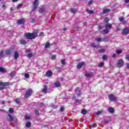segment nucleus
<instances>
[{"instance_id":"f257e3e1","label":"nucleus","mask_w":129,"mask_h":129,"mask_svg":"<svg viewBox=\"0 0 129 129\" xmlns=\"http://www.w3.org/2000/svg\"><path fill=\"white\" fill-rule=\"evenodd\" d=\"M38 37V32L33 33H26L25 34V38L28 40H32V39H36Z\"/></svg>"},{"instance_id":"f03ea898","label":"nucleus","mask_w":129,"mask_h":129,"mask_svg":"<svg viewBox=\"0 0 129 129\" xmlns=\"http://www.w3.org/2000/svg\"><path fill=\"white\" fill-rule=\"evenodd\" d=\"M6 119L7 121L9 122H13L14 121L15 123H17L18 122V119H15V117L13 116V115H11V114H8L6 117Z\"/></svg>"},{"instance_id":"7ed1b4c3","label":"nucleus","mask_w":129,"mask_h":129,"mask_svg":"<svg viewBox=\"0 0 129 129\" xmlns=\"http://www.w3.org/2000/svg\"><path fill=\"white\" fill-rule=\"evenodd\" d=\"M108 98L110 101L113 102H116L117 101V98L113 94H109Z\"/></svg>"},{"instance_id":"20e7f679","label":"nucleus","mask_w":129,"mask_h":129,"mask_svg":"<svg viewBox=\"0 0 129 129\" xmlns=\"http://www.w3.org/2000/svg\"><path fill=\"white\" fill-rule=\"evenodd\" d=\"M32 94H33V90L29 88L26 91L24 97H25V98H29L30 96H32Z\"/></svg>"},{"instance_id":"39448f33","label":"nucleus","mask_w":129,"mask_h":129,"mask_svg":"<svg viewBox=\"0 0 129 129\" xmlns=\"http://www.w3.org/2000/svg\"><path fill=\"white\" fill-rule=\"evenodd\" d=\"M10 84L9 82H0V90H4V89H6V86H9Z\"/></svg>"},{"instance_id":"423d86ee","label":"nucleus","mask_w":129,"mask_h":129,"mask_svg":"<svg viewBox=\"0 0 129 129\" xmlns=\"http://www.w3.org/2000/svg\"><path fill=\"white\" fill-rule=\"evenodd\" d=\"M116 65L118 68H120V67H122V66L124 65V62L123 61V60L121 59H119L116 63Z\"/></svg>"},{"instance_id":"0eeeda50","label":"nucleus","mask_w":129,"mask_h":129,"mask_svg":"<svg viewBox=\"0 0 129 129\" xmlns=\"http://www.w3.org/2000/svg\"><path fill=\"white\" fill-rule=\"evenodd\" d=\"M129 34V28L125 27L122 30V34L124 36H126Z\"/></svg>"},{"instance_id":"6e6552de","label":"nucleus","mask_w":129,"mask_h":129,"mask_svg":"<svg viewBox=\"0 0 129 129\" xmlns=\"http://www.w3.org/2000/svg\"><path fill=\"white\" fill-rule=\"evenodd\" d=\"M38 6H39V1L38 0H35L33 4V7H32L33 11H35V10H36V9L38 8Z\"/></svg>"},{"instance_id":"1a4fd4ad","label":"nucleus","mask_w":129,"mask_h":129,"mask_svg":"<svg viewBox=\"0 0 129 129\" xmlns=\"http://www.w3.org/2000/svg\"><path fill=\"white\" fill-rule=\"evenodd\" d=\"M17 24L18 26H20V25H24V24H25V19L22 18L18 20L17 21Z\"/></svg>"},{"instance_id":"9d476101","label":"nucleus","mask_w":129,"mask_h":129,"mask_svg":"<svg viewBox=\"0 0 129 129\" xmlns=\"http://www.w3.org/2000/svg\"><path fill=\"white\" fill-rule=\"evenodd\" d=\"M85 64V62H84V61H80L78 63V65L77 66V68L78 69H81V68H82V66H84Z\"/></svg>"},{"instance_id":"9b49d317","label":"nucleus","mask_w":129,"mask_h":129,"mask_svg":"<svg viewBox=\"0 0 129 129\" xmlns=\"http://www.w3.org/2000/svg\"><path fill=\"white\" fill-rule=\"evenodd\" d=\"M119 21L121 22L122 25H125V24H126V21L124 20V17H120L119 18Z\"/></svg>"},{"instance_id":"f8f14e48","label":"nucleus","mask_w":129,"mask_h":129,"mask_svg":"<svg viewBox=\"0 0 129 129\" xmlns=\"http://www.w3.org/2000/svg\"><path fill=\"white\" fill-rule=\"evenodd\" d=\"M5 54L7 56H11L12 55V49H6L5 50Z\"/></svg>"},{"instance_id":"ddd939ff","label":"nucleus","mask_w":129,"mask_h":129,"mask_svg":"<svg viewBox=\"0 0 129 129\" xmlns=\"http://www.w3.org/2000/svg\"><path fill=\"white\" fill-rule=\"evenodd\" d=\"M53 74V73L51 71H47L46 73V77H51Z\"/></svg>"},{"instance_id":"4468645a","label":"nucleus","mask_w":129,"mask_h":129,"mask_svg":"<svg viewBox=\"0 0 129 129\" xmlns=\"http://www.w3.org/2000/svg\"><path fill=\"white\" fill-rule=\"evenodd\" d=\"M109 12H110V9H104L102 12V14L103 15H105V14H107L108 13H109Z\"/></svg>"},{"instance_id":"2eb2a0df","label":"nucleus","mask_w":129,"mask_h":129,"mask_svg":"<svg viewBox=\"0 0 129 129\" xmlns=\"http://www.w3.org/2000/svg\"><path fill=\"white\" fill-rule=\"evenodd\" d=\"M47 91H48V87H47V86L46 85L44 86V88L42 89V93H44V94H46V93H47Z\"/></svg>"},{"instance_id":"dca6fc26","label":"nucleus","mask_w":129,"mask_h":129,"mask_svg":"<svg viewBox=\"0 0 129 129\" xmlns=\"http://www.w3.org/2000/svg\"><path fill=\"white\" fill-rule=\"evenodd\" d=\"M102 32H103V35H107V34L109 33V29L106 28L103 30Z\"/></svg>"},{"instance_id":"f3484780","label":"nucleus","mask_w":129,"mask_h":129,"mask_svg":"<svg viewBox=\"0 0 129 129\" xmlns=\"http://www.w3.org/2000/svg\"><path fill=\"white\" fill-rule=\"evenodd\" d=\"M112 27V25L111 24L108 23L105 25V29H111Z\"/></svg>"},{"instance_id":"a211bd4d","label":"nucleus","mask_w":129,"mask_h":129,"mask_svg":"<svg viewBox=\"0 0 129 129\" xmlns=\"http://www.w3.org/2000/svg\"><path fill=\"white\" fill-rule=\"evenodd\" d=\"M85 76L87 78H91L93 77V73H87L85 75Z\"/></svg>"},{"instance_id":"6ab92c4d","label":"nucleus","mask_w":129,"mask_h":129,"mask_svg":"<svg viewBox=\"0 0 129 129\" xmlns=\"http://www.w3.org/2000/svg\"><path fill=\"white\" fill-rule=\"evenodd\" d=\"M108 111L110 113H113V112H114V108L112 107H108Z\"/></svg>"},{"instance_id":"aec40b11","label":"nucleus","mask_w":129,"mask_h":129,"mask_svg":"<svg viewBox=\"0 0 129 129\" xmlns=\"http://www.w3.org/2000/svg\"><path fill=\"white\" fill-rule=\"evenodd\" d=\"M16 72H11L10 74V76L11 77V78H13V77H15V76H16Z\"/></svg>"},{"instance_id":"412c9836","label":"nucleus","mask_w":129,"mask_h":129,"mask_svg":"<svg viewBox=\"0 0 129 129\" xmlns=\"http://www.w3.org/2000/svg\"><path fill=\"white\" fill-rule=\"evenodd\" d=\"M18 58H19V52H18L17 51H15L14 53V58L15 59V60H17Z\"/></svg>"},{"instance_id":"4be33fe9","label":"nucleus","mask_w":129,"mask_h":129,"mask_svg":"<svg viewBox=\"0 0 129 129\" xmlns=\"http://www.w3.org/2000/svg\"><path fill=\"white\" fill-rule=\"evenodd\" d=\"M34 112L36 115H38V116L40 115V112L39 111V109H38L37 108L35 109Z\"/></svg>"},{"instance_id":"5701e85b","label":"nucleus","mask_w":129,"mask_h":129,"mask_svg":"<svg viewBox=\"0 0 129 129\" xmlns=\"http://www.w3.org/2000/svg\"><path fill=\"white\" fill-rule=\"evenodd\" d=\"M0 72L4 73V72H7V70H6V69H5L4 68L0 67Z\"/></svg>"},{"instance_id":"b1692460","label":"nucleus","mask_w":129,"mask_h":129,"mask_svg":"<svg viewBox=\"0 0 129 129\" xmlns=\"http://www.w3.org/2000/svg\"><path fill=\"white\" fill-rule=\"evenodd\" d=\"M45 11V8H40L39 10H38V12L40 14H42V13H43V12Z\"/></svg>"},{"instance_id":"393cba45","label":"nucleus","mask_w":129,"mask_h":129,"mask_svg":"<svg viewBox=\"0 0 129 129\" xmlns=\"http://www.w3.org/2000/svg\"><path fill=\"white\" fill-rule=\"evenodd\" d=\"M86 12H87V13H88V14H89L90 15H91L93 13V10H90L89 9H86Z\"/></svg>"},{"instance_id":"a878e982","label":"nucleus","mask_w":129,"mask_h":129,"mask_svg":"<svg viewBox=\"0 0 129 129\" xmlns=\"http://www.w3.org/2000/svg\"><path fill=\"white\" fill-rule=\"evenodd\" d=\"M20 44L21 45H26L27 44V41L24 40H20Z\"/></svg>"},{"instance_id":"bb28decb","label":"nucleus","mask_w":129,"mask_h":129,"mask_svg":"<svg viewBox=\"0 0 129 129\" xmlns=\"http://www.w3.org/2000/svg\"><path fill=\"white\" fill-rule=\"evenodd\" d=\"M91 47L95 49V48H97V45H95L94 43H91Z\"/></svg>"},{"instance_id":"cd10ccee","label":"nucleus","mask_w":129,"mask_h":129,"mask_svg":"<svg viewBox=\"0 0 129 129\" xmlns=\"http://www.w3.org/2000/svg\"><path fill=\"white\" fill-rule=\"evenodd\" d=\"M81 113H82V114H84V115L86 114V113H87V110H86L85 109H83L81 111Z\"/></svg>"},{"instance_id":"c85d7f7f","label":"nucleus","mask_w":129,"mask_h":129,"mask_svg":"<svg viewBox=\"0 0 129 129\" xmlns=\"http://www.w3.org/2000/svg\"><path fill=\"white\" fill-rule=\"evenodd\" d=\"M55 87H60L61 86V84L59 82H56L54 83Z\"/></svg>"},{"instance_id":"c756f323","label":"nucleus","mask_w":129,"mask_h":129,"mask_svg":"<svg viewBox=\"0 0 129 129\" xmlns=\"http://www.w3.org/2000/svg\"><path fill=\"white\" fill-rule=\"evenodd\" d=\"M50 106L52 109H56L57 107L54 104H51Z\"/></svg>"},{"instance_id":"7c9ffc66","label":"nucleus","mask_w":129,"mask_h":129,"mask_svg":"<svg viewBox=\"0 0 129 129\" xmlns=\"http://www.w3.org/2000/svg\"><path fill=\"white\" fill-rule=\"evenodd\" d=\"M82 101L79 99H77L75 100L76 103H81Z\"/></svg>"},{"instance_id":"2f4dec72","label":"nucleus","mask_w":129,"mask_h":129,"mask_svg":"<svg viewBox=\"0 0 129 129\" xmlns=\"http://www.w3.org/2000/svg\"><path fill=\"white\" fill-rule=\"evenodd\" d=\"M25 126H26V127H30V126H31V122L28 121L26 123Z\"/></svg>"},{"instance_id":"473e14b6","label":"nucleus","mask_w":129,"mask_h":129,"mask_svg":"<svg viewBox=\"0 0 129 129\" xmlns=\"http://www.w3.org/2000/svg\"><path fill=\"white\" fill-rule=\"evenodd\" d=\"M24 77H25V78L28 79V78H30V74L28 73H25L24 74Z\"/></svg>"},{"instance_id":"72a5a7b5","label":"nucleus","mask_w":129,"mask_h":129,"mask_svg":"<svg viewBox=\"0 0 129 129\" xmlns=\"http://www.w3.org/2000/svg\"><path fill=\"white\" fill-rule=\"evenodd\" d=\"M14 111L15 110H14V109L13 108H9V112H10V113H13L14 112Z\"/></svg>"},{"instance_id":"f704fd0d","label":"nucleus","mask_w":129,"mask_h":129,"mask_svg":"<svg viewBox=\"0 0 129 129\" xmlns=\"http://www.w3.org/2000/svg\"><path fill=\"white\" fill-rule=\"evenodd\" d=\"M102 59V60H107V55H103Z\"/></svg>"},{"instance_id":"c9c22d12","label":"nucleus","mask_w":129,"mask_h":129,"mask_svg":"<svg viewBox=\"0 0 129 129\" xmlns=\"http://www.w3.org/2000/svg\"><path fill=\"white\" fill-rule=\"evenodd\" d=\"M108 21H109V19L108 18V17H106L104 19V23H105L106 24L108 23Z\"/></svg>"},{"instance_id":"e433bc0d","label":"nucleus","mask_w":129,"mask_h":129,"mask_svg":"<svg viewBox=\"0 0 129 129\" xmlns=\"http://www.w3.org/2000/svg\"><path fill=\"white\" fill-rule=\"evenodd\" d=\"M102 112H103V111L102 110L98 111L96 112V115H100V114H101V113H102Z\"/></svg>"},{"instance_id":"4c0bfd02","label":"nucleus","mask_w":129,"mask_h":129,"mask_svg":"<svg viewBox=\"0 0 129 129\" xmlns=\"http://www.w3.org/2000/svg\"><path fill=\"white\" fill-rule=\"evenodd\" d=\"M33 54L32 53H28L27 54V57H28V58H32V57H33Z\"/></svg>"},{"instance_id":"58836bf2","label":"nucleus","mask_w":129,"mask_h":129,"mask_svg":"<svg viewBox=\"0 0 129 129\" xmlns=\"http://www.w3.org/2000/svg\"><path fill=\"white\" fill-rule=\"evenodd\" d=\"M104 66V62H100V63H99L98 64V67H103V66Z\"/></svg>"},{"instance_id":"ea45409f","label":"nucleus","mask_w":129,"mask_h":129,"mask_svg":"<svg viewBox=\"0 0 129 129\" xmlns=\"http://www.w3.org/2000/svg\"><path fill=\"white\" fill-rule=\"evenodd\" d=\"M116 54H118V55H120V54H121V53H122V50H118L116 51Z\"/></svg>"},{"instance_id":"a19ab883","label":"nucleus","mask_w":129,"mask_h":129,"mask_svg":"<svg viewBox=\"0 0 129 129\" xmlns=\"http://www.w3.org/2000/svg\"><path fill=\"white\" fill-rule=\"evenodd\" d=\"M105 52V49H101L99 50V53H104Z\"/></svg>"},{"instance_id":"79ce46f5","label":"nucleus","mask_w":129,"mask_h":129,"mask_svg":"<svg viewBox=\"0 0 129 129\" xmlns=\"http://www.w3.org/2000/svg\"><path fill=\"white\" fill-rule=\"evenodd\" d=\"M96 126H97L96 124L94 123L92 125H91V126L90 127V128H93L94 127H96Z\"/></svg>"},{"instance_id":"37998d69","label":"nucleus","mask_w":129,"mask_h":129,"mask_svg":"<svg viewBox=\"0 0 129 129\" xmlns=\"http://www.w3.org/2000/svg\"><path fill=\"white\" fill-rule=\"evenodd\" d=\"M50 59H51V60H55V59H56V55H52L51 56Z\"/></svg>"},{"instance_id":"c03bdc74","label":"nucleus","mask_w":129,"mask_h":129,"mask_svg":"<svg viewBox=\"0 0 129 129\" xmlns=\"http://www.w3.org/2000/svg\"><path fill=\"white\" fill-rule=\"evenodd\" d=\"M3 56H4V51H0V59L2 58Z\"/></svg>"},{"instance_id":"a18cd8bd","label":"nucleus","mask_w":129,"mask_h":129,"mask_svg":"<svg viewBox=\"0 0 129 129\" xmlns=\"http://www.w3.org/2000/svg\"><path fill=\"white\" fill-rule=\"evenodd\" d=\"M75 91L76 92H80L81 91L80 90V89L79 88V87H77L75 89Z\"/></svg>"},{"instance_id":"49530a36","label":"nucleus","mask_w":129,"mask_h":129,"mask_svg":"<svg viewBox=\"0 0 129 129\" xmlns=\"http://www.w3.org/2000/svg\"><path fill=\"white\" fill-rule=\"evenodd\" d=\"M71 12L73 14H75V13H76V12H77V10H76V9H71Z\"/></svg>"},{"instance_id":"de8ad7c7","label":"nucleus","mask_w":129,"mask_h":129,"mask_svg":"<svg viewBox=\"0 0 129 129\" xmlns=\"http://www.w3.org/2000/svg\"><path fill=\"white\" fill-rule=\"evenodd\" d=\"M45 48H50V43H47L45 45Z\"/></svg>"},{"instance_id":"09e8293b","label":"nucleus","mask_w":129,"mask_h":129,"mask_svg":"<svg viewBox=\"0 0 129 129\" xmlns=\"http://www.w3.org/2000/svg\"><path fill=\"white\" fill-rule=\"evenodd\" d=\"M61 63L62 64V65H65V64H66V61H65V59H62L61 61Z\"/></svg>"},{"instance_id":"8fccbe9b","label":"nucleus","mask_w":129,"mask_h":129,"mask_svg":"<svg viewBox=\"0 0 129 129\" xmlns=\"http://www.w3.org/2000/svg\"><path fill=\"white\" fill-rule=\"evenodd\" d=\"M22 6H23L22 4H19L17 6V8H18V9H20V8H22Z\"/></svg>"},{"instance_id":"3c124183","label":"nucleus","mask_w":129,"mask_h":129,"mask_svg":"<svg viewBox=\"0 0 129 129\" xmlns=\"http://www.w3.org/2000/svg\"><path fill=\"white\" fill-rule=\"evenodd\" d=\"M64 109H65V107L63 106L60 107V111H63Z\"/></svg>"},{"instance_id":"603ef678","label":"nucleus","mask_w":129,"mask_h":129,"mask_svg":"<svg viewBox=\"0 0 129 129\" xmlns=\"http://www.w3.org/2000/svg\"><path fill=\"white\" fill-rule=\"evenodd\" d=\"M15 101L16 103L18 104L20 103V100H19L18 99H16Z\"/></svg>"},{"instance_id":"864d4df0","label":"nucleus","mask_w":129,"mask_h":129,"mask_svg":"<svg viewBox=\"0 0 129 129\" xmlns=\"http://www.w3.org/2000/svg\"><path fill=\"white\" fill-rule=\"evenodd\" d=\"M125 59H126V60H127V61H129V54H126V55Z\"/></svg>"},{"instance_id":"5fc2aeb1","label":"nucleus","mask_w":129,"mask_h":129,"mask_svg":"<svg viewBox=\"0 0 129 129\" xmlns=\"http://www.w3.org/2000/svg\"><path fill=\"white\" fill-rule=\"evenodd\" d=\"M92 3H93V1H90L88 4V6H90L91 5V4H92Z\"/></svg>"},{"instance_id":"6e6d98bb","label":"nucleus","mask_w":129,"mask_h":129,"mask_svg":"<svg viewBox=\"0 0 129 129\" xmlns=\"http://www.w3.org/2000/svg\"><path fill=\"white\" fill-rule=\"evenodd\" d=\"M39 36L40 37H42V36H44V32H40V34H39Z\"/></svg>"},{"instance_id":"4d7b16f0","label":"nucleus","mask_w":129,"mask_h":129,"mask_svg":"<svg viewBox=\"0 0 129 129\" xmlns=\"http://www.w3.org/2000/svg\"><path fill=\"white\" fill-rule=\"evenodd\" d=\"M78 96H81V95H82V93L81 92H79V93L77 94Z\"/></svg>"},{"instance_id":"13d9d810","label":"nucleus","mask_w":129,"mask_h":129,"mask_svg":"<svg viewBox=\"0 0 129 129\" xmlns=\"http://www.w3.org/2000/svg\"><path fill=\"white\" fill-rule=\"evenodd\" d=\"M118 31H120V28L119 27H116V32H118Z\"/></svg>"},{"instance_id":"bf43d9fd","label":"nucleus","mask_w":129,"mask_h":129,"mask_svg":"<svg viewBox=\"0 0 129 129\" xmlns=\"http://www.w3.org/2000/svg\"><path fill=\"white\" fill-rule=\"evenodd\" d=\"M74 99H76V96L73 95L72 100H74Z\"/></svg>"},{"instance_id":"052dcab7","label":"nucleus","mask_w":129,"mask_h":129,"mask_svg":"<svg viewBox=\"0 0 129 129\" xmlns=\"http://www.w3.org/2000/svg\"><path fill=\"white\" fill-rule=\"evenodd\" d=\"M112 58H115L116 57V54L115 53H113L112 56Z\"/></svg>"},{"instance_id":"680f3d73","label":"nucleus","mask_w":129,"mask_h":129,"mask_svg":"<svg viewBox=\"0 0 129 129\" xmlns=\"http://www.w3.org/2000/svg\"><path fill=\"white\" fill-rule=\"evenodd\" d=\"M97 41L98 42H101V38H98V39H97Z\"/></svg>"},{"instance_id":"e2e57ef3","label":"nucleus","mask_w":129,"mask_h":129,"mask_svg":"<svg viewBox=\"0 0 129 129\" xmlns=\"http://www.w3.org/2000/svg\"><path fill=\"white\" fill-rule=\"evenodd\" d=\"M35 19L33 18L31 20V23H35Z\"/></svg>"},{"instance_id":"0e129e2a","label":"nucleus","mask_w":129,"mask_h":129,"mask_svg":"<svg viewBox=\"0 0 129 129\" xmlns=\"http://www.w3.org/2000/svg\"><path fill=\"white\" fill-rule=\"evenodd\" d=\"M25 119H30V116H25Z\"/></svg>"},{"instance_id":"69168bd1","label":"nucleus","mask_w":129,"mask_h":129,"mask_svg":"<svg viewBox=\"0 0 129 129\" xmlns=\"http://www.w3.org/2000/svg\"><path fill=\"white\" fill-rule=\"evenodd\" d=\"M107 39H108V37H105L103 38V40L104 41H105V40H107Z\"/></svg>"},{"instance_id":"338daca9","label":"nucleus","mask_w":129,"mask_h":129,"mask_svg":"<svg viewBox=\"0 0 129 129\" xmlns=\"http://www.w3.org/2000/svg\"><path fill=\"white\" fill-rule=\"evenodd\" d=\"M126 68H127V69H129V63L126 64Z\"/></svg>"},{"instance_id":"774afa93","label":"nucleus","mask_w":129,"mask_h":129,"mask_svg":"<svg viewBox=\"0 0 129 129\" xmlns=\"http://www.w3.org/2000/svg\"><path fill=\"white\" fill-rule=\"evenodd\" d=\"M129 0H125V4H128Z\"/></svg>"}]
</instances>
